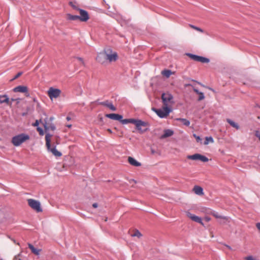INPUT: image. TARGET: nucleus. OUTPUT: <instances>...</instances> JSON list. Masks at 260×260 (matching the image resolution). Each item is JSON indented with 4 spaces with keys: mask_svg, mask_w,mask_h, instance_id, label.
Wrapping results in <instances>:
<instances>
[{
    "mask_svg": "<svg viewBox=\"0 0 260 260\" xmlns=\"http://www.w3.org/2000/svg\"><path fill=\"white\" fill-rule=\"evenodd\" d=\"M9 101V98L7 95H0V103H8Z\"/></svg>",
    "mask_w": 260,
    "mask_h": 260,
    "instance_id": "20",
    "label": "nucleus"
},
{
    "mask_svg": "<svg viewBox=\"0 0 260 260\" xmlns=\"http://www.w3.org/2000/svg\"><path fill=\"white\" fill-rule=\"evenodd\" d=\"M80 12L79 20L81 21L86 22L89 19L88 12L83 9H79Z\"/></svg>",
    "mask_w": 260,
    "mask_h": 260,
    "instance_id": "10",
    "label": "nucleus"
},
{
    "mask_svg": "<svg viewBox=\"0 0 260 260\" xmlns=\"http://www.w3.org/2000/svg\"><path fill=\"white\" fill-rule=\"evenodd\" d=\"M153 111L161 118L166 117L172 111L171 108L164 107L162 109H153Z\"/></svg>",
    "mask_w": 260,
    "mask_h": 260,
    "instance_id": "6",
    "label": "nucleus"
},
{
    "mask_svg": "<svg viewBox=\"0 0 260 260\" xmlns=\"http://www.w3.org/2000/svg\"><path fill=\"white\" fill-rule=\"evenodd\" d=\"M176 120L177 121H181L182 124L185 126H189L190 125V121L185 119V118H177Z\"/></svg>",
    "mask_w": 260,
    "mask_h": 260,
    "instance_id": "21",
    "label": "nucleus"
},
{
    "mask_svg": "<svg viewBox=\"0 0 260 260\" xmlns=\"http://www.w3.org/2000/svg\"><path fill=\"white\" fill-rule=\"evenodd\" d=\"M190 26L193 28V29L199 31H200V32H203V30L202 29H201V28L200 27H197L196 26H194V25H190Z\"/></svg>",
    "mask_w": 260,
    "mask_h": 260,
    "instance_id": "34",
    "label": "nucleus"
},
{
    "mask_svg": "<svg viewBox=\"0 0 260 260\" xmlns=\"http://www.w3.org/2000/svg\"><path fill=\"white\" fill-rule=\"evenodd\" d=\"M67 19L69 20L76 21L79 20V17L78 15H73L70 14H68Z\"/></svg>",
    "mask_w": 260,
    "mask_h": 260,
    "instance_id": "22",
    "label": "nucleus"
},
{
    "mask_svg": "<svg viewBox=\"0 0 260 260\" xmlns=\"http://www.w3.org/2000/svg\"><path fill=\"white\" fill-rule=\"evenodd\" d=\"M205 219L206 221L208 222L211 220V218L208 216H206L205 217Z\"/></svg>",
    "mask_w": 260,
    "mask_h": 260,
    "instance_id": "41",
    "label": "nucleus"
},
{
    "mask_svg": "<svg viewBox=\"0 0 260 260\" xmlns=\"http://www.w3.org/2000/svg\"><path fill=\"white\" fill-rule=\"evenodd\" d=\"M212 214L216 218H221L223 219H226V217L225 216H221L218 214L217 212H214L212 213Z\"/></svg>",
    "mask_w": 260,
    "mask_h": 260,
    "instance_id": "30",
    "label": "nucleus"
},
{
    "mask_svg": "<svg viewBox=\"0 0 260 260\" xmlns=\"http://www.w3.org/2000/svg\"><path fill=\"white\" fill-rule=\"evenodd\" d=\"M28 247L31 250V252L37 255H39L40 254V252L41 251V249L36 248L32 244H28Z\"/></svg>",
    "mask_w": 260,
    "mask_h": 260,
    "instance_id": "18",
    "label": "nucleus"
},
{
    "mask_svg": "<svg viewBox=\"0 0 260 260\" xmlns=\"http://www.w3.org/2000/svg\"><path fill=\"white\" fill-rule=\"evenodd\" d=\"M29 138L27 134H20L12 138V143L15 146H19L25 141L29 140Z\"/></svg>",
    "mask_w": 260,
    "mask_h": 260,
    "instance_id": "2",
    "label": "nucleus"
},
{
    "mask_svg": "<svg viewBox=\"0 0 260 260\" xmlns=\"http://www.w3.org/2000/svg\"><path fill=\"white\" fill-rule=\"evenodd\" d=\"M61 93V90L57 88L50 87L48 90V94L51 100L53 98L56 99L58 98Z\"/></svg>",
    "mask_w": 260,
    "mask_h": 260,
    "instance_id": "9",
    "label": "nucleus"
},
{
    "mask_svg": "<svg viewBox=\"0 0 260 260\" xmlns=\"http://www.w3.org/2000/svg\"><path fill=\"white\" fill-rule=\"evenodd\" d=\"M214 140L212 137H206L205 138V140L204 142V144L205 145H208L209 143H213Z\"/></svg>",
    "mask_w": 260,
    "mask_h": 260,
    "instance_id": "27",
    "label": "nucleus"
},
{
    "mask_svg": "<svg viewBox=\"0 0 260 260\" xmlns=\"http://www.w3.org/2000/svg\"><path fill=\"white\" fill-rule=\"evenodd\" d=\"M66 119H67V120L68 121H69V120H71V117H69V116H67V118H66Z\"/></svg>",
    "mask_w": 260,
    "mask_h": 260,
    "instance_id": "47",
    "label": "nucleus"
},
{
    "mask_svg": "<svg viewBox=\"0 0 260 260\" xmlns=\"http://www.w3.org/2000/svg\"><path fill=\"white\" fill-rule=\"evenodd\" d=\"M107 107L113 111H115L116 110V108L115 107V106L113 105V104L111 102L109 103Z\"/></svg>",
    "mask_w": 260,
    "mask_h": 260,
    "instance_id": "32",
    "label": "nucleus"
},
{
    "mask_svg": "<svg viewBox=\"0 0 260 260\" xmlns=\"http://www.w3.org/2000/svg\"><path fill=\"white\" fill-rule=\"evenodd\" d=\"M227 247H228L229 249H231V247L230 246L226 245Z\"/></svg>",
    "mask_w": 260,
    "mask_h": 260,
    "instance_id": "50",
    "label": "nucleus"
},
{
    "mask_svg": "<svg viewBox=\"0 0 260 260\" xmlns=\"http://www.w3.org/2000/svg\"><path fill=\"white\" fill-rule=\"evenodd\" d=\"M199 160H200L203 162H207L209 159L206 156L200 154Z\"/></svg>",
    "mask_w": 260,
    "mask_h": 260,
    "instance_id": "31",
    "label": "nucleus"
},
{
    "mask_svg": "<svg viewBox=\"0 0 260 260\" xmlns=\"http://www.w3.org/2000/svg\"><path fill=\"white\" fill-rule=\"evenodd\" d=\"M162 103L165 107H168L169 104H174L173 95L169 92L163 93L161 95Z\"/></svg>",
    "mask_w": 260,
    "mask_h": 260,
    "instance_id": "7",
    "label": "nucleus"
},
{
    "mask_svg": "<svg viewBox=\"0 0 260 260\" xmlns=\"http://www.w3.org/2000/svg\"><path fill=\"white\" fill-rule=\"evenodd\" d=\"M106 62H109L115 61L118 59V54L117 52L113 51L110 47H108L104 49Z\"/></svg>",
    "mask_w": 260,
    "mask_h": 260,
    "instance_id": "3",
    "label": "nucleus"
},
{
    "mask_svg": "<svg viewBox=\"0 0 260 260\" xmlns=\"http://www.w3.org/2000/svg\"><path fill=\"white\" fill-rule=\"evenodd\" d=\"M187 86H192V85L190 84H188L186 85Z\"/></svg>",
    "mask_w": 260,
    "mask_h": 260,
    "instance_id": "52",
    "label": "nucleus"
},
{
    "mask_svg": "<svg viewBox=\"0 0 260 260\" xmlns=\"http://www.w3.org/2000/svg\"><path fill=\"white\" fill-rule=\"evenodd\" d=\"M22 74V72H18L14 77V78L12 79V80H15L17 78H18L19 77H20L21 75Z\"/></svg>",
    "mask_w": 260,
    "mask_h": 260,
    "instance_id": "37",
    "label": "nucleus"
},
{
    "mask_svg": "<svg viewBox=\"0 0 260 260\" xmlns=\"http://www.w3.org/2000/svg\"><path fill=\"white\" fill-rule=\"evenodd\" d=\"M13 260H21L20 258L19 255L16 256Z\"/></svg>",
    "mask_w": 260,
    "mask_h": 260,
    "instance_id": "40",
    "label": "nucleus"
},
{
    "mask_svg": "<svg viewBox=\"0 0 260 260\" xmlns=\"http://www.w3.org/2000/svg\"><path fill=\"white\" fill-rule=\"evenodd\" d=\"M128 162L132 166L135 167H139L141 166V164L136 160L134 158L129 156L128 158Z\"/></svg>",
    "mask_w": 260,
    "mask_h": 260,
    "instance_id": "16",
    "label": "nucleus"
},
{
    "mask_svg": "<svg viewBox=\"0 0 260 260\" xmlns=\"http://www.w3.org/2000/svg\"><path fill=\"white\" fill-rule=\"evenodd\" d=\"M151 152L152 154H154L155 153V151L153 149H151Z\"/></svg>",
    "mask_w": 260,
    "mask_h": 260,
    "instance_id": "45",
    "label": "nucleus"
},
{
    "mask_svg": "<svg viewBox=\"0 0 260 260\" xmlns=\"http://www.w3.org/2000/svg\"><path fill=\"white\" fill-rule=\"evenodd\" d=\"M53 119V117H50L49 118H48V117H46L44 119V122L43 123V125L46 134L48 133L47 131L49 130L54 131L56 129V126L52 122Z\"/></svg>",
    "mask_w": 260,
    "mask_h": 260,
    "instance_id": "4",
    "label": "nucleus"
},
{
    "mask_svg": "<svg viewBox=\"0 0 260 260\" xmlns=\"http://www.w3.org/2000/svg\"><path fill=\"white\" fill-rule=\"evenodd\" d=\"M192 81H195V82H196V81H195V80H192ZM196 82H197V83H198V84H199L202 85L200 82H197V81H196Z\"/></svg>",
    "mask_w": 260,
    "mask_h": 260,
    "instance_id": "51",
    "label": "nucleus"
},
{
    "mask_svg": "<svg viewBox=\"0 0 260 260\" xmlns=\"http://www.w3.org/2000/svg\"><path fill=\"white\" fill-rule=\"evenodd\" d=\"M96 61L102 64H106L107 63L104 51L99 53L96 57Z\"/></svg>",
    "mask_w": 260,
    "mask_h": 260,
    "instance_id": "11",
    "label": "nucleus"
},
{
    "mask_svg": "<svg viewBox=\"0 0 260 260\" xmlns=\"http://www.w3.org/2000/svg\"><path fill=\"white\" fill-rule=\"evenodd\" d=\"M161 74L169 78L172 74V72L170 70H164L161 71Z\"/></svg>",
    "mask_w": 260,
    "mask_h": 260,
    "instance_id": "26",
    "label": "nucleus"
},
{
    "mask_svg": "<svg viewBox=\"0 0 260 260\" xmlns=\"http://www.w3.org/2000/svg\"><path fill=\"white\" fill-rule=\"evenodd\" d=\"M39 124V121L38 120H36L35 122L33 124V125L35 126H38Z\"/></svg>",
    "mask_w": 260,
    "mask_h": 260,
    "instance_id": "39",
    "label": "nucleus"
},
{
    "mask_svg": "<svg viewBox=\"0 0 260 260\" xmlns=\"http://www.w3.org/2000/svg\"><path fill=\"white\" fill-rule=\"evenodd\" d=\"M193 90L199 95L198 101H201L205 99L204 94L203 92L200 91L198 89L193 87Z\"/></svg>",
    "mask_w": 260,
    "mask_h": 260,
    "instance_id": "19",
    "label": "nucleus"
},
{
    "mask_svg": "<svg viewBox=\"0 0 260 260\" xmlns=\"http://www.w3.org/2000/svg\"><path fill=\"white\" fill-rule=\"evenodd\" d=\"M187 216L190 218L192 220L201 224L202 225H204V223L202 222V219L201 217L198 216L196 215L190 213V212L187 213Z\"/></svg>",
    "mask_w": 260,
    "mask_h": 260,
    "instance_id": "13",
    "label": "nucleus"
},
{
    "mask_svg": "<svg viewBox=\"0 0 260 260\" xmlns=\"http://www.w3.org/2000/svg\"><path fill=\"white\" fill-rule=\"evenodd\" d=\"M135 119L134 118H129V119H122L121 120H120V122L122 123L123 124H126L127 123H133L134 124Z\"/></svg>",
    "mask_w": 260,
    "mask_h": 260,
    "instance_id": "23",
    "label": "nucleus"
},
{
    "mask_svg": "<svg viewBox=\"0 0 260 260\" xmlns=\"http://www.w3.org/2000/svg\"><path fill=\"white\" fill-rule=\"evenodd\" d=\"M11 101H15V100H14V99H11Z\"/></svg>",
    "mask_w": 260,
    "mask_h": 260,
    "instance_id": "53",
    "label": "nucleus"
},
{
    "mask_svg": "<svg viewBox=\"0 0 260 260\" xmlns=\"http://www.w3.org/2000/svg\"><path fill=\"white\" fill-rule=\"evenodd\" d=\"M77 58L79 60H80L82 63H84L83 59L81 57H77Z\"/></svg>",
    "mask_w": 260,
    "mask_h": 260,
    "instance_id": "43",
    "label": "nucleus"
},
{
    "mask_svg": "<svg viewBox=\"0 0 260 260\" xmlns=\"http://www.w3.org/2000/svg\"><path fill=\"white\" fill-rule=\"evenodd\" d=\"M199 154L198 153L194 154L191 155H188L187 156L188 158L192 159V160H199Z\"/></svg>",
    "mask_w": 260,
    "mask_h": 260,
    "instance_id": "29",
    "label": "nucleus"
},
{
    "mask_svg": "<svg viewBox=\"0 0 260 260\" xmlns=\"http://www.w3.org/2000/svg\"><path fill=\"white\" fill-rule=\"evenodd\" d=\"M198 61L202 63H209L210 62V59L205 57L199 56Z\"/></svg>",
    "mask_w": 260,
    "mask_h": 260,
    "instance_id": "25",
    "label": "nucleus"
},
{
    "mask_svg": "<svg viewBox=\"0 0 260 260\" xmlns=\"http://www.w3.org/2000/svg\"><path fill=\"white\" fill-rule=\"evenodd\" d=\"M129 182H130V183L134 182V183H136V181H135L134 179H131V180L129 181Z\"/></svg>",
    "mask_w": 260,
    "mask_h": 260,
    "instance_id": "44",
    "label": "nucleus"
},
{
    "mask_svg": "<svg viewBox=\"0 0 260 260\" xmlns=\"http://www.w3.org/2000/svg\"><path fill=\"white\" fill-rule=\"evenodd\" d=\"M98 203H93V204H92V207H93V208H97V207H98Z\"/></svg>",
    "mask_w": 260,
    "mask_h": 260,
    "instance_id": "42",
    "label": "nucleus"
},
{
    "mask_svg": "<svg viewBox=\"0 0 260 260\" xmlns=\"http://www.w3.org/2000/svg\"><path fill=\"white\" fill-rule=\"evenodd\" d=\"M193 190L194 193L198 195H202L204 194L203 189L199 186H194Z\"/></svg>",
    "mask_w": 260,
    "mask_h": 260,
    "instance_id": "17",
    "label": "nucleus"
},
{
    "mask_svg": "<svg viewBox=\"0 0 260 260\" xmlns=\"http://www.w3.org/2000/svg\"><path fill=\"white\" fill-rule=\"evenodd\" d=\"M134 124L136 125L137 129L141 134H143L148 130L147 128H143V127H146L148 125V123L140 119H135Z\"/></svg>",
    "mask_w": 260,
    "mask_h": 260,
    "instance_id": "5",
    "label": "nucleus"
},
{
    "mask_svg": "<svg viewBox=\"0 0 260 260\" xmlns=\"http://www.w3.org/2000/svg\"><path fill=\"white\" fill-rule=\"evenodd\" d=\"M106 117L111 119L118 120L119 121L123 118V116L121 115L116 113L107 114L106 115Z\"/></svg>",
    "mask_w": 260,
    "mask_h": 260,
    "instance_id": "14",
    "label": "nucleus"
},
{
    "mask_svg": "<svg viewBox=\"0 0 260 260\" xmlns=\"http://www.w3.org/2000/svg\"><path fill=\"white\" fill-rule=\"evenodd\" d=\"M110 103V102H109L108 101H106L101 102L100 103V104L107 107L108 106V105Z\"/></svg>",
    "mask_w": 260,
    "mask_h": 260,
    "instance_id": "36",
    "label": "nucleus"
},
{
    "mask_svg": "<svg viewBox=\"0 0 260 260\" xmlns=\"http://www.w3.org/2000/svg\"><path fill=\"white\" fill-rule=\"evenodd\" d=\"M28 204L32 209L37 212L42 211V209L41 207V204L39 201L30 199L28 200Z\"/></svg>",
    "mask_w": 260,
    "mask_h": 260,
    "instance_id": "8",
    "label": "nucleus"
},
{
    "mask_svg": "<svg viewBox=\"0 0 260 260\" xmlns=\"http://www.w3.org/2000/svg\"><path fill=\"white\" fill-rule=\"evenodd\" d=\"M52 136V134L50 133H47L45 136V140H46V145L48 151L51 152L54 156H60L61 155V153L58 151L56 149V146L53 145L52 147L51 146V140L50 138Z\"/></svg>",
    "mask_w": 260,
    "mask_h": 260,
    "instance_id": "1",
    "label": "nucleus"
},
{
    "mask_svg": "<svg viewBox=\"0 0 260 260\" xmlns=\"http://www.w3.org/2000/svg\"><path fill=\"white\" fill-rule=\"evenodd\" d=\"M193 137L196 139V140L198 142L201 141L202 139L200 136H197L196 134H194Z\"/></svg>",
    "mask_w": 260,
    "mask_h": 260,
    "instance_id": "38",
    "label": "nucleus"
},
{
    "mask_svg": "<svg viewBox=\"0 0 260 260\" xmlns=\"http://www.w3.org/2000/svg\"><path fill=\"white\" fill-rule=\"evenodd\" d=\"M174 131L170 129H167L164 131V133L160 136V139H165L173 135Z\"/></svg>",
    "mask_w": 260,
    "mask_h": 260,
    "instance_id": "15",
    "label": "nucleus"
},
{
    "mask_svg": "<svg viewBox=\"0 0 260 260\" xmlns=\"http://www.w3.org/2000/svg\"><path fill=\"white\" fill-rule=\"evenodd\" d=\"M226 121L233 127L236 128L237 129L239 128V126L238 123L235 122L234 121L230 119H227Z\"/></svg>",
    "mask_w": 260,
    "mask_h": 260,
    "instance_id": "24",
    "label": "nucleus"
},
{
    "mask_svg": "<svg viewBox=\"0 0 260 260\" xmlns=\"http://www.w3.org/2000/svg\"><path fill=\"white\" fill-rule=\"evenodd\" d=\"M37 131L39 132V134L41 136L44 135V131L41 127L38 126L37 127Z\"/></svg>",
    "mask_w": 260,
    "mask_h": 260,
    "instance_id": "35",
    "label": "nucleus"
},
{
    "mask_svg": "<svg viewBox=\"0 0 260 260\" xmlns=\"http://www.w3.org/2000/svg\"><path fill=\"white\" fill-rule=\"evenodd\" d=\"M13 91L15 92H20L22 93H25L26 96H29V93L28 92L27 87L25 86H18L13 89Z\"/></svg>",
    "mask_w": 260,
    "mask_h": 260,
    "instance_id": "12",
    "label": "nucleus"
},
{
    "mask_svg": "<svg viewBox=\"0 0 260 260\" xmlns=\"http://www.w3.org/2000/svg\"><path fill=\"white\" fill-rule=\"evenodd\" d=\"M107 131H108V132H109L110 133H111V134H112V133H113V132H112V130H111L110 128H108V129H107Z\"/></svg>",
    "mask_w": 260,
    "mask_h": 260,
    "instance_id": "46",
    "label": "nucleus"
},
{
    "mask_svg": "<svg viewBox=\"0 0 260 260\" xmlns=\"http://www.w3.org/2000/svg\"><path fill=\"white\" fill-rule=\"evenodd\" d=\"M256 136L258 137L259 140H260V135H258V134H256Z\"/></svg>",
    "mask_w": 260,
    "mask_h": 260,
    "instance_id": "48",
    "label": "nucleus"
},
{
    "mask_svg": "<svg viewBox=\"0 0 260 260\" xmlns=\"http://www.w3.org/2000/svg\"><path fill=\"white\" fill-rule=\"evenodd\" d=\"M186 55L189 57L192 60L198 61L199 55L193 54L190 53H186Z\"/></svg>",
    "mask_w": 260,
    "mask_h": 260,
    "instance_id": "28",
    "label": "nucleus"
},
{
    "mask_svg": "<svg viewBox=\"0 0 260 260\" xmlns=\"http://www.w3.org/2000/svg\"><path fill=\"white\" fill-rule=\"evenodd\" d=\"M67 126L68 127H71L72 126V125L71 124H68V125H67Z\"/></svg>",
    "mask_w": 260,
    "mask_h": 260,
    "instance_id": "49",
    "label": "nucleus"
},
{
    "mask_svg": "<svg viewBox=\"0 0 260 260\" xmlns=\"http://www.w3.org/2000/svg\"><path fill=\"white\" fill-rule=\"evenodd\" d=\"M133 237H141L142 235L141 233L138 231L136 230L134 234L132 235Z\"/></svg>",
    "mask_w": 260,
    "mask_h": 260,
    "instance_id": "33",
    "label": "nucleus"
}]
</instances>
